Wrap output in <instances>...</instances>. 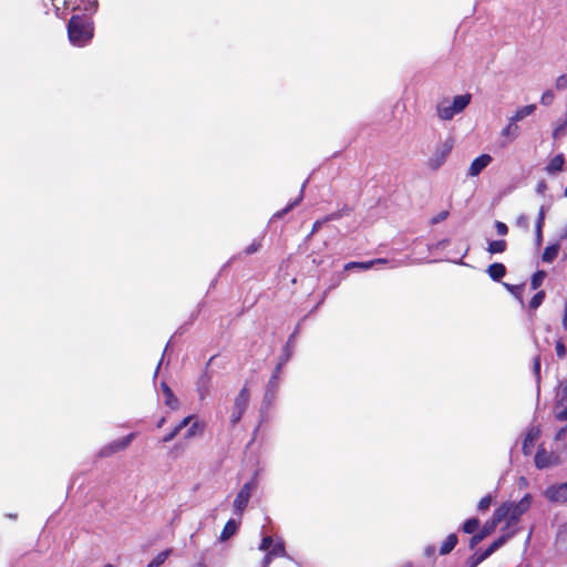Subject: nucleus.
<instances>
[{
    "instance_id": "nucleus-31",
    "label": "nucleus",
    "mask_w": 567,
    "mask_h": 567,
    "mask_svg": "<svg viewBox=\"0 0 567 567\" xmlns=\"http://www.w3.org/2000/svg\"><path fill=\"white\" fill-rule=\"evenodd\" d=\"M120 450L117 449L115 442L113 441L112 443L105 445L104 447L101 449L99 455L101 457H107V456H111L112 454L118 452Z\"/></svg>"
},
{
    "instance_id": "nucleus-41",
    "label": "nucleus",
    "mask_w": 567,
    "mask_h": 567,
    "mask_svg": "<svg viewBox=\"0 0 567 567\" xmlns=\"http://www.w3.org/2000/svg\"><path fill=\"white\" fill-rule=\"evenodd\" d=\"M243 414H244V412L233 408L231 414H230V422H231V424L233 425L237 424L240 421Z\"/></svg>"
},
{
    "instance_id": "nucleus-32",
    "label": "nucleus",
    "mask_w": 567,
    "mask_h": 567,
    "mask_svg": "<svg viewBox=\"0 0 567 567\" xmlns=\"http://www.w3.org/2000/svg\"><path fill=\"white\" fill-rule=\"evenodd\" d=\"M480 525V520L477 518H470L463 524V530L467 534L474 533Z\"/></svg>"
},
{
    "instance_id": "nucleus-47",
    "label": "nucleus",
    "mask_w": 567,
    "mask_h": 567,
    "mask_svg": "<svg viewBox=\"0 0 567 567\" xmlns=\"http://www.w3.org/2000/svg\"><path fill=\"white\" fill-rule=\"evenodd\" d=\"M563 328L567 331V300L565 301L564 306V315L561 320Z\"/></svg>"
},
{
    "instance_id": "nucleus-39",
    "label": "nucleus",
    "mask_w": 567,
    "mask_h": 567,
    "mask_svg": "<svg viewBox=\"0 0 567 567\" xmlns=\"http://www.w3.org/2000/svg\"><path fill=\"white\" fill-rule=\"evenodd\" d=\"M556 354L559 359H564L566 357L567 350L561 340H558L555 346Z\"/></svg>"
},
{
    "instance_id": "nucleus-45",
    "label": "nucleus",
    "mask_w": 567,
    "mask_h": 567,
    "mask_svg": "<svg viewBox=\"0 0 567 567\" xmlns=\"http://www.w3.org/2000/svg\"><path fill=\"white\" fill-rule=\"evenodd\" d=\"M565 125H567V121H566L564 124L558 125V126L553 131V137H554V138H557V137H559V136L561 135V133H563V130H564Z\"/></svg>"
},
{
    "instance_id": "nucleus-15",
    "label": "nucleus",
    "mask_w": 567,
    "mask_h": 567,
    "mask_svg": "<svg viewBox=\"0 0 567 567\" xmlns=\"http://www.w3.org/2000/svg\"><path fill=\"white\" fill-rule=\"evenodd\" d=\"M249 390L246 386H244L235 399L234 409L240 410L241 412L245 413L249 403Z\"/></svg>"
},
{
    "instance_id": "nucleus-26",
    "label": "nucleus",
    "mask_w": 567,
    "mask_h": 567,
    "mask_svg": "<svg viewBox=\"0 0 567 567\" xmlns=\"http://www.w3.org/2000/svg\"><path fill=\"white\" fill-rule=\"evenodd\" d=\"M305 187H306V182L302 184V187L300 189L299 196L293 202L289 203L286 208H284L282 210L278 212L276 214V217H278V218L282 217L285 214L290 212L295 206H297L302 200Z\"/></svg>"
},
{
    "instance_id": "nucleus-6",
    "label": "nucleus",
    "mask_w": 567,
    "mask_h": 567,
    "mask_svg": "<svg viewBox=\"0 0 567 567\" xmlns=\"http://www.w3.org/2000/svg\"><path fill=\"white\" fill-rule=\"evenodd\" d=\"M256 482L252 480V481H249L247 483H245L241 488L239 489L238 494L236 495L235 499H234V511L236 514L238 515H241L243 512L245 511L250 497H251V494L252 492L255 491L256 488Z\"/></svg>"
},
{
    "instance_id": "nucleus-7",
    "label": "nucleus",
    "mask_w": 567,
    "mask_h": 567,
    "mask_svg": "<svg viewBox=\"0 0 567 567\" xmlns=\"http://www.w3.org/2000/svg\"><path fill=\"white\" fill-rule=\"evenodd\" d=\"M544 496L553 503L563 504L567 502V482L548 486Z\"/></svg>"
},
{
    "instance_id": "nucleus-58",
    "label": "nucleus",
    "mask_w": 567,
    "mask_h": 567,
    "mask_svg": "<svg viewBox=\"0 0 567 567\" xmlns=\"http://www.w3.org/2000/svg\"><path fill=\"white\" fill-rule=\"evenodd\" d=\"M565 196L567 197V186H566V189H565Z\"/></svg>"
},
{
    "instance_id": "nucleus-18",
    "label": "nucleus",
    "mask_w": 567,
    "mask_h": 567,
    "mask_svg": "<svg viewBox=\"0 0 567 567\" xmlns=\"http://www.w3.org/2000/svg\"><path fill=\"white\" fill-rule=\"evenodd\" d=\"M505 272L506 268L503 264L495 262L487 268L488 276L496 281L501 280L505 276Z\"/></svg>"
},
{
    "instance_id": "nucleus-38",
    "label": "nucleus",
    "mask_w": 567,
    "mask_h": 567,
    "mask_svg": "<svg viewBox=\"0 0 567 567\" xmlns=\"http://www.w3.org/2000/svg\"><path fill=\"white\" fill-rule=\"evenodd\" d=\"M274 544V539L270 536H265L259 545V550L269 551Z\"/></svg>"
},
{
    "instance_id": "nucleus-50",
    "label": "nucleus",
    "mask_w": 567,
    "mask_h": 567,
    "mask_svg": "<svg viewBox=\"0 0 567 567\" xmlns=\"http://www.w3.org/2000/svg\"><path fill=\"white\" fill-rule=\"evenodd\" d=\"M447 217V212L440 213L434 219L433 223H440Z\"/></svg>"
},
{
    "instance_id": "nucleus-33",
    "label": "nucleus",
    "mask_w": 567,
    "mask_h": 567,
    "mask_svg": "<svg viewBox=\"0 0 567 567\" xmlns=\"http://www.w3.org/2000/svg\"><path fill=\"white\" fill-rule=\"evenodd\" d=\"M203 426L198 421L190 422L188 430L186 431L185 437L190 439L197 435L202 431Z\"/></svg>"
},
{
    "instance_id": "nucleus-51",
    "label": "nucleus",
    "mask_w": 567,
    "mask_h": 567,
    "mask_svg": "<svg viewBox=\"0 0 567 567\" xmlns=\"http://www.w3.org/2000/svg\"><path fill=\"white\" fill-rule=\"evenodd\" d=\"M434 553H435L434 546H427L424 551L425 556H427V557H431L432 555H434Z\"/></svg>"
},
{
    "instance_id": "nucleus-29",
    "label": "nucleus",
    "mask_w": 567,
    "mask_h": 567,
    "mask_svg": "<svg viewBox=\"0 0 567 567\" xmlns=\"http://www.w3.org/2000/svg\"><path fill=\"white\" fill-rule=\"evenodd\" d=\"M506 249V241L505 240H493L489 241L487 250L491 254H501L505 251Z\"/></svg>"
},
{
    "instance_id": "nucleus-57",
    "label": "nucleus",
    "mask_w": 567,
    "mask_h": 567,
    "mask_svg": "<svg viewBox=\"0 0 567 567\" xmlns=\"http://www.w3.org/2000/svg\"><path fill=\"white\" fill-rule=\"evenodd\" d=\"M104 567H114V566L109 564V565H105Z\"/></svg>"
},
{
    "instance_id": "nucleus-20",
    "label": "nucleus",
    "mask_w": 567,
    "mask_h": 567,
    "mask_svg": "<svg viewBox=\"0 0 567 567\" xmlns=\"http://www.w3.org/2000/svg\"><path fill=\"white\" fill-rule=\"evenodd\" d=\"M238 523L234 519H229L220 534V540L225 542L230 538L237 532Z\"/></svg>"
},
{
    "instance_id": "nucleus-43",
    "label": "nucleus",
    "mask_w": 567,
    "mask_h": 567,
    "mask_svg": "<svg viewBox=\"0 0 567 567\" xmlns=\"http://www.w3.org/2000/svg\"><path fill=\"white\" fill-rule=\"evenodd\" d=\"M194 420V416L193 415H189V416H186L177 426H175L174 429H178V432L182 431V429L188 426L190 424V422Z\"/></svg>"
},
{
    "instance_id": "nucleus-13",
    "label": "nucleus",
    "mask_w": 567,
    "mask_h": 567,
    "mask_svg": "<svg viewBox=\"0 0 567 567\" xmlns=\"http://www.w3.org/2000/svg\"><path fill=\"white\" fill-rule=\"evenodd\" d=\"M386 262H388V260L383 259V258H379V259H374V260H370V261H351L344 266V269L349 270L352 268H358L361 270H368V269L374 267L375 265H383Z\"/></svg>"
},
{
    "instance_id": "nucleus-17",
    "label": "nucleus",
    "mask_w": 567,
    "mask_h": 567,
    "mask_svg": "<svg viewBox=\"0 0 567 567\" xmlns=\"http://www.w3.org/2000/svg\"><path fill=\"white\" fill-rule=\"evenodd\" d=\"M559 249L560 246L558 244L547 246L542 255V260L547 264L553 262L557 258Z\"/></svg>"
},
{
    "instance_id": "nucleus-21",
    "label": "nucleus",
    "mask_w": 567,
    "mask_h": 567,
    "mask_svg": "<svg viewBox=\"0 0 567 567\" xmlns=\"http://www.w3.org/2000/svg\"><path fill=\"white\" fill-rule=\"evenodd\" d=\"M73 9L93 13L97 9V0H78V3Z\"/></svg>"
},
{
    "instance_id": "nucleus-2",
    "label": "nucleus",
    "mask_w": 567,
    "mask_h": 567,
    "mask_svg": "<svg viewBox=\"0 0 567 567\" xmlns=\"http://www.w3.org/2000/svg\"><path fill=\"white\" fill-rule=\"evenodd\" d=\"M471 94H461L444 97L436 104V114L442 121H451L455 115L462 113L471 103Z\"/></svg>"
},
{
    "instance_id": "nucleus-59",
    "label": "nucleus",
    "mask_w": 567,
    "mask_h": 567,
    "mask_svg": "<svg viewBox=\"0 0 567 567\" xmlns=\"http://www.w3.org/2000/svg\"><path fill=\"white\" fill-rule=\"evenodd\" d=\"M563 238H567V233L563 236Z\"/></svg>"
},
{
    "instance_id": "nucleus-10",
    "label": "nucleus",
    "mask_w": 567,
    "mask_h": 567,
    "mask_svg": "<svg viewBox=\"0 0 567 567\" xmlns=\"http://www.w3.org/2000/svg\"><path fill=\"white\" fill-rule=\"evenodd\" d=\"M493 161V157L488 154H482L472 161L468 168V176H478Z\"/></svg>"
},
{
    "instance_id": "nucleus-36",
    "label": "nucleus",
    "mask_w": 567,
    "mask_h": 567,
    "mask_svg": "<svg viewBox=\"0 0 567 567\" xmlns=\"http://www.w3.org/2000/svg\"><path fill=\"white\" fill-rule=\"evenodd\" d=\"M555 89L558 90V91L567 90V73H564V74L559 75L555 80Z\"/></svg>"
},
{
    "instance_id": "nucleus-12",
    "label": "nucleus",
    "mask_w": 567,
    "mask_h": 567,
    "mask_svg": "<svg viewBox=\"0 0 567 567\" xmlns=\"http://www.w3.org/2000/svg\"><path fill=\"white\" fill-rule=\"evenodd\" d=\"M540 435V431L538 427H530L526 432L524 442H523V453L525 455H529L533 452L534 445Z\"/></svg>"
},
{
    "instance_id": "nucleus-53",
    "label": "nucleus",
    "mask_w": 567,
    "mask_h": 567,
    "mask_svg": "<svg viewBox=\"0 0 567 567\" xmlns=\"http://www.w3.org/2000/svg\"><path fill=\"white\" fill-rule=\"evenodd\" d=\"M534 370H535L536 374H539V370H540V361H539V359L535 360Z\"/></svg>"
},
{
    "instance_id": "nucleus-34",
    "label": "nucleus",
    "mask_w": 567,
    "mask_h": 567,
    "mask_svg": "<svg viewBox=\"0 0 567 567\" xmlns=\"http://www.w3.org/2000/svg\"><path fill=\"white\" fill-rule=\"evenodd\" d=\"M133 439H134V433H131V434H128V435H126V436H124L122 439H118V440H116L114 442H115L117 449L120 451H122V450L126 449L131 444Z\"/></svg>"
},
{
    "instance_id": "nucleus-37",
    "label": "nucleus",
    "mask_w": 567,
    "mask_h": 567,
    "mask_svg": "<svg viewBox=\"0 0 567 567\" xmlns=\"http://www.w3.org/2000/svg\"><path fill=\"white\" fill-rule=\"evenodd\" d=\"M544 298H545V293H544L543 291L537 292V293L532 298V300H530V302H529L530 308H533V309L538 308V307L542 305V302H543Z\"/></svg>"
},
{
    "instance_id": "nucleus-28",
    "label": "nucleus",
    "mask_w": 567,
    "mask_h": 567,
    "mask_svg": "<svg viewBox=\"0 0 567 567\" xmlns=\"http://www.w3.org/2000/svg\"><path fill=\"white\" fill-rule=\"evenodd\" d=\"M544 219H545V212H544V207H542L539 209L538 219H537V224H536V243H537V245H540L542 240H543L542 229H543Z\"/></svg>"
},
{
    "instance_id": "nucleus-27",
    "label": "nucleus",
    "mask_w": 567,
    "mask_h": 567,
    "mask_svg": "<svg viewBox=\"0 0 567 567\" xmlns=\"http://www.w3.org/2000/svg\"><path fill=\"white\" fill-rule=\"evenodd\" d=\"M555 99H556V94H555L554 90L547 89L540 94L539 103L543 106H550L554 103Z\"/></svg>"
},
{
    "instance_id": "nucleus-8",
    "label": "nucleus",
    "mask_w": 567,
    "mask_h": 567,
    "mask_svg": "<svg viewBox=\"0 0 567 567\" xmlns=\"http://www.w3.org/2000/svg\"><path fill=\"white\" fill-rule=\"evenodd\" d=\"M560 463L559 455L555 453H548L545 449L538 447L535 455V465L537 468H546L549 466L558 465Z\"/></svg>"
},
{
    "instance_id": "nucleus-5",
    "label": "nucleus",
    "mask_w": 567,
    "mask_h": 567,
    "mask_svg": "<svg viewBox=\"0 0 567 567\" xmlns=\"http://www.w3.org/2000/svg\"><path fill=\"white\" fill-rule=\"evenodd\" d=\"M453 147H454V140L452 137H449V138L444 140L443 142H441L436 146L432 156L427 161L429 167L432 169L440 168L446 162Z\"/></svg>"
},
{
    "instance_id": "nucleus-22",
    "label": "nucleus",
    "mask_w": 567,
    "mask_h": 567,
    "mask_svg": "<svg viewBox=\"0 0 567 567\" xmlns=\"http://www.w3.org/2000/svg\"><path fill=\"white\" fill-rule=\"evenodd\" d=\"M565 158L561 154L554 156L547 165L548 173H557L563 169Z\"/></svg>"
},
{
    "instance_id": "nucleus-55",
    "label": "nucleus",
    "mask_w": 567,
    "mask_h": 567,
    "mask_svg": "<svg viewBox=\"0 0 567 567\" xmlns=\"http://www.w3.org/2000/svg\"><path fill=\"white\" fill-rule=\"evenodd\" d=\"M193 567H206V565L204 563H198V564L194 565Z\"/></svg>"
},
{
    "instance_id": "nucleus-4",
    "label": "nucleus",
    "mask_w": 567,
    "mask_h": 567,
    "mask_svg": "<svg viewBox=\"0 0 567 567\" xmlns=\"http://www.w3.org/2000/svg\"><path fill=\"white\" fill-rule=\"evenodd\" d=\"M515 530L508 532L494 540L489 547L481 554H474L466 560V567H477L481 563L487 559L493 553L504 546L513 536Z\"/></svg>"
},
{
    "instance_id": "nucleus-24",
    "label": "nucleus",
    "mask_w": 567,
    "mask_h": 567,
    "mask_svg": "<svg viewBox=\"0 0 567 567\" xmlns=\"http://www.w3.org/2000/svg\"><path fill=\"white\" fill-rule=\"evenodd\" d=\"M557 408L563 406L564 404H567V380L560 382L557 393Z\"/></svg>"
},
{
    "instance_id": "nucleus-23",
    "label": "nucleus",
    "mask_w": 567,
    "mask_h": 567,
    "mask_svg": "<svg viewBox=\"0 0 567 567\" xmlns=\"http://www.w3.org/2000/svg\"><path fill=\"white\" fill-rule=\"evenodd\" d=\"M456 544H457V536L455 534H450L446 537V539L443 542V544L440 548V554L441 555L449 554L450 551H452L454 549Z\"/></svg>"
},
{
    "instance_id": "nucleus-30",
    "label": "nucleus",
    "mask_w": 567,
    "mask_h": 567,
    "mask_svg": "<svg viewBox=\"0 0 567 567\" xmlns=\"http://www.w3.org/2000/svg\"><path fill=\"white\" fill-rule=\"evenodd\" d=\"M53 8L58 16L63 17L65 14V10L68 9L66 0H51Z\"/></svg>"
},
{
    "instance_id": "nucleus-3",
    "label": "nucleus",
    "mask_w": 567,
    "mask_h": 567,
    "mask_svg": "<svg viewBox=\"0 0 567 567\" xmlns=\"http://www.w3.org/2000/svg\"><path fill=\"white\" fill-rule=\"evenodd\" d=\"M68 33L73 45L83 47L91 40L93 28L91 23L73 17L69 22Z\"/></svg>"
},
{
    "instance_id": "nucleus-35",
    "label": "nucleus",
    "mask_w": 567,
    "mask_h": 567,
    "mask_svg": "<svg viewBox=\"0 0 567 567\" xmlns=\"http://www.w3.org/2000/svg\"><path fill=\"white\" fill-rule=\"evenodd\" d=\"M546 277V272L540 270V271H537L536 274H534L533 278H532V287L533 289H537L544 281Z\"/></svg>"
},
{
    "instance_id": "nucleus-16",
    "label": "nucleus",
    "mask_w": 567,
    "mask_h": 567,
    "mask_svg": "<svg viewBox=\"0 0 567 567\" xmlns=\"http://www.w3.org/2000/svg\"><path fill=\"white\" fill-rule=\"evenodd\" d=\"M162 392L164 394L165 404L172 410H176L178 408V399L174 395L173 391L166 383L161 384Z\"/></svg>"
},
{
    "instance_id": "nucleus-25",
    "label": "nucleus",
    "mask_w": 567,
    "mask_h": 567,
    "mask_svg": "<svg viewBox=\"0 0 567 567\" xmlns=\"http://www.w3.org/2000/svg\"><path fill=\"white\" fill-rule=\"evenodd\" d=\"M274 558L276 557H285L286 556V549L284 542L281 539H274V544L268 551Z\"/></svg>"
},
{
    "instance_id": "nucleus-49",
    "label": "nucleus",
    "mask_w": 567,
    "mask_h": 567,
    "mask_svg": "<svg viewBox=\"0 0 567 567\" xmlns=\"http://www.w3.org/2000/svg\"><path fill=\"white\" fill-rule=\"evenodd\" d=\"M272 559L274 557L269 553H267L265 558L262 559V567H268Z\"/></svg>"
},
{
    "instance_id": "nucleus-14",
    "label": "nucleus",
    "mask_w": 567,
    "mask_h": 567,
    "mask_svg": "<svg viewBox=\"0 0 567 567\" xmlns=\"http://www.w3.org/2000/svg\"><path fill=\"white\" fill-rule=\"evenodd\" d=\"M498 524H494V516L492 517V520L489 523H486L482 529V532L477 535H474L471 539V547H475L480 542H482L487 535H489L491 533H493V530L495 529V527L497 526Z\"/></svg>"
},
{
    "instance_id": "nucleus-44",
    "label": "nucleus",
    "mask_w": 567,
    "mask_h": 567,
    "mask_svg": "<svg viewBox=\"0 0 567 567\" xmlns=\"http://www.w3.org/2000/svg\"><path fill=\"white\" fill-rule=\"evenodd\" d=\"M260 247V244L257 243V241H254L252 244H250L247 248H246V254L247 255H250V254H254L256 252Z\"/></svg>"
},
{
    "instance_id": "nucleus-56",
    "label": "nucleus",
    "mask_w": 567,
    "mask_h": 567,
    "mask_svg": "<svg viewBox=\"0 0 567 567\" xmlns=\"http://www.w3.org/2000/svg\"><path fill=\"white\" fill-rule=\"evenodd\" d=\"M163 423H164V419H162V420L159 421L158 426H162V425H163Z\"/></svg>"
},
{
    "instance_id": "nucleus-54",
    "label": "nucleus",
    "mask_w": 567,
    "mask_h": 567,
    "mask_svg": "<svg viewBox=\"0 0 567 567\" xmlns=\"http://www.w3.org/2000/svg\"><path fill=\"white\" fill-rule=\"evenodd\" d=\"M519 484H520L522 486H527L528 482H527V480H526L525 477H520V478H519Z\"/></svg>"
},
{
    "instance_id": "nucleus-11",
    "label": "nucleus",
    "mask_w": 567,
    "mask_h": 567,
    "mask_svg": "<svg viewBox=\"0 0 567 567\" xmlns=\"http://www.w3.org/2000/svg\"><path fill=\"white\" fill-rule=\"evenodd\" d=\"M536 104H526L516 107V110L507 117L512 122L518 124L524 121L526 117L533 115L536 112Z\"/></svg>"
},
{
    "instance_id": "nucleus-48",
    "label": "nucleus",
    "mask_w": 567,
    "mask_h": 567,
    "mask_svg": "<svg viewBox=\"0 0 567 567\" xmlns=\"http://www.w3.org/2000/svg\"><path fill=\"white\" fill-rule=\"evenodd\" d=\"M566 430H567V426H566V427H564V429H560V430L556 433V435H555V440H557V441L564 440V439H565V436H566Z\"/></svg>"
},
{
    "instance_id": "nucleus-1",
    "label": "nucleus",
    "mask_w": 567,
    "mask_h": 567,
    "mask_svg": "<svg viewBox=\"0 0 567 567\" xmlns=\"http://www.w3.org/2000/svg\"><path fill=\"white\" fill-rule=\"evenodd\" d=\"M533 496L526 494L519 502H504L494 512V524H499L506 519V525L503 529V534L515 530V525L518 523L520 517L530 508Z\"/></svg>"
},
{
    "instance_id": "nucleus-52",
    "label": "nucleus",
    "mask_w": 567,
    "mask_h": 567,
    "mask_svg": "<svg viewBox=\"0 0 567 567\" xmlns=\"http://www.w3.org/2000/svg\"><path fill=\"white\" fill-rule=\"evenodd\" d=\"M517 225L527 227V217L526 216L518 217Z\"/></svg>"
},
{
    "instance_id": "nucleus-42",
    "label": "nucleus",
    "mask_w": 567,
    "mask_h": 567,
    "mask_svg": "<svg viewBox=\"0 0 567 567\" xmlns=\"http://www.w3.org/2000/svg\"><path fill=\"white\" fill-rule=\"evenodd\" d=\"M496 231L499 236H505L508 233V227L503 221H496L495 223Z\"/></svg>"
},
{
    "instance_id": "nucleus-9",
    "label": "nucleus",
    "mask_w": 567,
    "mask_h": 567,
    "mask_svg": "<svg viewBox=\"0 0 567 567\" xmlns=\"http://www.w3.org/2000/svg\"><path fill=\"white\" fill-rule=\"evenodd\" d=\"M520 135V127L518 124L512 122L509 118L506 120V124L499 132V136L503 140L502 146L514 142Z\"/></svg>"
},
{
    "instance_id": "nucleus-46",
    "label": "nucleus",
    "mask_w": 567,
    "mask_h": 567,
    "mask_svg": "<svg viewBox=\"0 0 567 567\" xmlns=\"http://www.w3.org/2000/svg\"><path fill=\"white\" fill-rule=\"evenodd\" d=\"M178 429H174L171 433H168L166 436H164L163 441L164 442H171L177 434H178Z\"/></svg>"
},
{
    "instance_id": "nucleus-40",
    "label": "nucleus",
    "mask_w": 567,
    "mask_h": 567,
    "mask_svg": "<svg viewBox=\"0 0 567 567\" xmlns=\"http://www.w3.org/2000/svg\"><path fill=\"white\" fill-rule=\"evenodd\" d=\"M492 504V497L489 495H486L484 496L480 502H478V505H477V508L480 511H486L488 509V507L491 506Z\"/></svg>"
},
{
    "instance_id": "nucleus-19",
    "label": "nucleus",
    "mask_w": 567,
    "mask_h": 567,
    "mask_svg": "<svg viewBox=\"0 0 567 567\" xmlns=\"http://www.w3.org/2000/svg\"><path fill=\"white\" fill-rule=\"evenodd\" d=\"M173 549L167 548L163 551H159L148 564L146 567H161L165 564L168 557L172 555Z\"/></svg>"
}]
</instances>
